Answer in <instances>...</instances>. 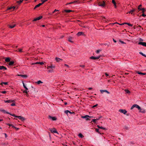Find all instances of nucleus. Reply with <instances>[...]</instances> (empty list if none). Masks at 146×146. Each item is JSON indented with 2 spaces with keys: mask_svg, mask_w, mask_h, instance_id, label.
I'll return each mask as SVG.
<instances>
[{
  "mask_svg": "<svg viewBox=\"0 0 146 146\" xmlns=\"http://www.w3.org/2000/svg\"><path fill=\"white\" fill-rule=\"evenodd\" d=\"M22 49L18 48V49L17 50H16V51L17 52H22Z\"/></svg>",
  "mask_w": 146,
  "mask_h": 146,
  "instance_id": "32",
  "label": "nucleus"
},
{
  "mask_svg": "<svg viewBox=\"0 0 146 146\" xmlns=\"http://www.w3.org/2000/svg\"><path fill=\"white\" fill-rule=\"evenodd\" d=\"M80 66L82 68H84V67H85V66H84V65L82 64V65H81Z\"/></svg>",
  "mask_w": 146,
  "mask_h": 146,
  "instance_id": "57",
  "label": "nucleus"
},
{
  "mask_svg": "<svg viewBox=\"0 0 146 146\" xmlns=\"http://www.w3.org/2000/svg\"><path fill=\"white\" fill-rule=\"evenodd\" d=\"M78 1H75L73 2H71L70 3H68V4H66V5L78 3Z\"/></svg>",
  "mask_w": 146,
  "mask_h": 146,
  "instance_id": "27",
  "label": "nucleus"
},
{
  "mask_svg": "<svg viewBox=\"0 0 146 146\" xmlns=\"http://www.w3.org/2000/svg\"><path fill=\"white\" fill-rule=\"evenodd\" d=\"M125 129H128V127L127 126H125Z\"/></svg>",
  "mask_w": 146,
  "mask_h": 146,
  "instance_id": "60",
  "label": "nucleus"
},
{
  "mask_svg": "<svg viewBox=\"0 0 146 146\" xmlns=\"http://www.w3.org/2000/svg\"><path fill=\"white\" fill-rule=\"evenodd\" d=\"M78 136L79 137L81 138H82L84 137V136L83 135L82 133H79L78 135Z\"/></svg>",
  "mask_w": 146,
  "mask_h": 146,
  "instance_id": "30",
  "label": "nucleus"
},
{
  "mask_svg": "<svg viewBox=\"0 0 146 146\" xmlns=\"http://www.w3.org/2000/svg\"><path fill=\"white\" fill-rule=\"evenodd\" d=\"M42 17V16H40L38 17H37L36 18H35L34 20H33V21H36L37 20H38L40 19H41Z\"/></svg>",
  "mask_w": 146,
  "mask_h": 146,
  "instance_id": "16",
  "label": "nucleus"
},
{
  "mask_svg": "<svg viewBox=\"0 0 146 146\" xmlns=\"http://www.w3.org/2000/svg\"><path fill=\"white\" fill-rule=\"evenodd\" d=\"M65 66H66L68 67H69V66L68 65V64H65Z\"/></svg>",
  "mask_w": 146,
  "mask_h": 146,
  "instance_id": "62",
  "label": "nucleus"
},
{
  "mask_svg": "<svg viewBox=\"0 0 146 146\" xmlns=\"http://www.w3.org/2000/svg\"><path fill=\"white\" fill-rule=\"evenodd\" d=\"M15 8V7H9L7 9V10H10L11 11H13Z\"/></svg>",
  "mask_w": 146,
  "mask_h": 146,
  "instance_id": "19",
  "label": "nucleus"
},
{
  "mask_svg": "<svg viewBox=\"0 0 146 146\" xmlns=\"http://www.w3.org/2000/svg\"><path fill=\"white\" fill-rule=\"evenodd\" d=\"M100 56H98L97 57H95L94 56H91L90 57V59L92 60H98L100 58Z\"/></svg>",
  "mask_w": 146,
  "mask_h": 146,
  "instance_id": "7",
  "label": "nucleus"
},
{
  "mask_svg": "<svg viewBox=\"0 0 146 146\" xmlns=\"http://www.w3.org/2000/svg\"><path fill=\"white\" fill-rule=\"evenodd\" d=\"M23 1V0H20L19 1H17V3L19 4H20Z\"/></svg>",
  "mask_w": 146,
  "mask_h": 146,
  "instance_id": "35",
  "label": "nucleus"
},
{
  "mask_svg": "<svg viewBox=\"0 0 146 146\" xmlns=\"http://www.w3.org/2000/svg\"><path fill=\"white\" fill-rule=\"evenodd\" d=\"M10 115L12 116H13L15 117H17L19 119L21 120L22 121H24L25 120V119L24 117L21 116H17L15 115L14 114H10Z\"/></svg>",
  "mask_w": 146,
  "mask_h": 146,
  "instance_id": "3",
  "label": "nucleus"
},
{
  "mask_svg": "<svg viewBox=\"0 0 146 146\" xmlns=\"http://www.w3.org/2000/svg\"><path fill=\"white\" fill-rule=\"evenodd\" d=\"M99 129H96V132H98V133H99Z\"/></svg>",
  "mask_w": 146,
  "mask_h": 146,
  "instance_id": "54",
  "label": "nucleus"
},
{
  "mask_svg": "<svg viewBox=\"0 0 146 146\" xmlns=\"http://www.w3.org/2000/svg\"><path fill=\"white\" fill-rule=\"evenodd\" d=\"M2 93L4 94L6 93V91H3L1 92Z\"/></svg>",
  "mask_w": 146,
  "mask_h": 146,
  "instance_id": "53",
  "label": "nucleus"
},
{
  "mask_svg": "<svg viewBox=\"0 0 146 146\" xmlns=\"http://www.w3.org/2000/svg\"><path fill=\"white\" fill-rule=\"evenodd\" d=\"M119 42L122 43V44H125V43L123 41L121 40H119Z\"/></svg>",
  "mask_w": 146,
  "mask_h": 146,
  "instance_id": "43",
  "label": "nucleus"
},
{
  "mask_svg": "<svg viewBox=\"0 0 146 146\" xmlns=\"http://www.w3.org/2000/svg\"><path fill=\"white\" fill-rule=\"evenodd\" d=\"M18 76H20L22 77L23 78H27V75H22V74H18L17 75Z\"/></svg>",
  "mask_w": 146,
  "mask_h": 146,
  "instance_id": "18",
  "label": "nucleus"
},
{
  "mask_svg": "<svg viewBox=\"0 0 146 146\" xmlns=\"http://www.w3.org/2000/svg\"><path fill=\"white\" fill-rule=\"evenodd\" d=\"M105 75L106 76H109L108 74H107V73H105Z\"/></svg>",
  "mask_w": 146,
  "mask_h": 146,
  "instance_id": "63",
  "label": "nucleus"
},
{
  "mask_svg": "<svg viewBox=\"0 0 146 146\" xmlns=\"http://www.w3.org/2000/svg\"><path fill=\"white\" fill-rule=\"evenodd\" d=\"M55 60L57 62H61L62 61V59L57 57L55 58Z\"/></svg>",
  "mask_w": 146,
  "mask_h": 146,
  "instance_id": "12",
  "label": "nucleus"
},
{
  "mask_svg": "<svg viewBox=\"0 0 146 146\" xmlns=\"http://www.w3.org/2000/svg\"><path fill=\"white\" fill-rule=\"evenodd\" d=\"M113 41L115 42H117L114 39H113Z\"/></svg>",
  "mask_w": 146,
  "mask_h": 146,
  "instance_id": "64",
  "label": "nucleus"
},
{
  "mask_svg": "<svg viewBox=\"0 0 146 146\" xmlns=\"http://www.w3.org/2000/svg\"><path fill=\"white\" fill-rule=\"evenodd\" d=\"M47 62L45 61L41 62H37L35 63H32L31 64H44V63H46Z\"/></svg>",
  "mask_w": 146,
  "mask_h": 146,
  "instance_id": "10",
  "label": "nucleus"
},
{
  "mask_svg": "<svg viewBox=\"0 0 146 146\" xmlns=\"http://www.w3.org/2000/svg\"><path fill=\"white\" fill-rule=\"evenodd\" d=\"M136 11V9H134L132 10H131L130 11L128 12L129 13H131V14H132L133 12Z\"/></svg>",
  "mask_w": 146,
  "mask_h": 146,
  "instance_id": "24",
  "label": "nucleus"
},
{
  "mask_svg": "<svg viewBox=\"0 0 146 146\" xmlns=\"http://www.w3.org/2000/svg\"><path fill=\"white\" fill-rule=\"evenodd\" d=\"M49 118L52 119L53 121H55L56 120V118L55 117H52L50 115L49 116Z\"/></svg>",
  "mask_w": 146,
  "mask_h": 146,
  "instance_id": "17",
  "label": "nucleus"
},
{
  "mask_svg": "<svg viewBox=\"0 0 146 146\" xmlns=\"http://www.w3.org/2000/svg\"><path fill=\"white\" fill-rule=\"evenodd\" d=\"M0 111H1V112H3V113H5L8 114H9L10 115V114H11L9 112L6 111L4 110H3V109H0Z\"/></svg>",
  "mask_w": 146,
  "mask_h": 146,
  "instance_id": "15",
  "label": "nucleus"
},
{
  "mask_svg": "<svg viewBox=\"0 0 146 146\" xmlns=\"http://www.w3.org/2000/svg\"><path fill=\"white\" fill-rule=\"evenodd\" d=\"M90 116L88 115H86L85 116H81V118L83 119H85L86 120L89 119V117Z\"/></svg>",
  "mask_w": 146,
  "mask_h": 146,
  "instance_id": "9",
  "label": "nucleus"
},
{
  "mask_svg": "<svg viewBox=\"0 0 146 146\" xmlns=\"http://www.w3.org/2000/svg\"><path fill=\"white\" fill-rule=\"evenodd\" d=\"M23 86L24 87V88H25V89L26 90H28V89L26 87V86H25V84H24V83H23Z\"/></svg>",
  "mask_w": 146,
  "mask_h": 146,
  "instance_id": "31",
  "label": "nucleus"
},
{
  "mask_svg": "<svg viewBox=\"0 0 146 146\" xmlns=\"http://www.w3.org/2000/svg\"><path fill=\"white\" fill-rule=\"evenodd\" d=\"M119 111L124 114H125L127 112L126 110L123 109H119Z\"/></svg>",
  "mask_w": 146,
  "mask_h": 146,
  "instance_id": "8",
  "label": "nucleus"
},
{
  "mask_svg": "<svg viewBox=\"0 0 146 146\" xmlns=\"http://www.w3.org/2000/svg\"><path fill=\"white\" fill-rule=\"evenodd\" d=\"M15 25H9V27L11 29H12V28H14V27H15Z\"/></svg>",
  "mask_w": 146,
  "mask_h": 146,
  "instance_id": "34",
  "label": "nucleus"
},
{
  "mask_svg": "<svg viewBox=\"0 0 146 146\" xmlns=\"http://www.w3.org/2000/svg\"><path fill=\"white\" fill-rule=\"evenodd\" d=\"M27 90H25L24 91V92L25 93H28V92H29V91H28Z\"/></svg>",
  "mask_w": 146,
  "mask_h": 146,
  "instance_id": "44",
  "label": "nucleus"
},
{
  "mask_svg": "<svg viewBox=\"0 0 146 146\" xmlns=\"http://www.w3.org/2000/svg\"><path fill=\"white\" fill-rule=\"evenodd\" d=\"M5 61L7 62H9L8 64H14L16 63L15 60H13L10 58H7L5 59Z\"/></svg>",
  "mask_w": 146,
  "mask_h": 146,
  "instance_id": "2",
  "label": "nucleus"
},
{
  "mask_svg": "<svg viewBox=\"0 0 146 146\" xmlns=\"http://www.w3.org/2000/svg\"><path fill=\"white\" fill-rule=\"evenodd\" d=\"M100 91L102 94L104 92H106L108 94H110V92L106 90H100Z\"/></svg>",
  "mask_w": 146,
  "mask_h": 146,
  "instance_id": "13",
  "label": "nucleus"
},
{
  "mask_svg": "<svg viewBox=\"0 0 146 146\" xmlns=\"http://www.w3.org/2000/svg\"><path fill=\"white\" fill-rule=\"evenodd\" d=\"M4 134L5 135V137L6 138L7 137V134L5 133H4Z\"/></svg>",
  "mask_w": 146,
  "mask_h": 146,
  "instance_id": "58",
  "label": "nucleus"
},
{
  "mask_svg": "<svg viewBox=\"0 0 146 146\" xmlns=\"http://www.w3.org/2000/svg\"><path fill=\"white\" fill-rule=\"evenodd\" d=\"M98 4L99 6H101L103 7L105 5V2L104 1L102 2H99L98 3Z\"/></svg>",
  "mask_w": 146,
  "mask_h": 146,
  "instance_id": "4",
  "label": "nucleus"
},
{
  "mask_svg": "<svg viewBox=\"0 0 146 146\" xmlns=\"http://www.w3.org/2000/svg\"><path fill=\"white\" fill-rule=\"evenodd\" d=\"M137 73H138V74H142L143 75H146V73H142L141 72H139V71H137Z\"/></svg>",
  "mask_w": 146,
  "mask_h": 146,
  "instance_id": "26",
  "label": "nucleus"
},
{
  "mask_svg": "<svg viewBox=\"0 0 146 146\" xmlns=\"http://www.w3.org/2000/svg\"><path fill=\"white\" fill-rule=\"evenodd\" d=\"M13 102V101L11 100H5V102L7 103H11Z\"/></svg>",
  "mask_w": 146,
  "mask_h": 146,
  "instance_id": "25",
  "label": "nucleus"
},
{
  "mask_svg": "<svg viewBox=\"0 0 146 146\" xmlns=\"http://www.w3.org/2000/svg\"><path fill=\"white\" fill-rule=\"evenodd\" d=\"M7 69L5 67L3 66H0V70H3L4 71L5 70Z\"/></svg>",
  "mask_w": 146,
  "mask_h": 146,
  "instance_id": "20",
  "label": "nucleus"
},
{
  "mask_svg": "<svg viewBox=\"0 0 146 146\" xmlns=\"http://www.w3.org/2000/svg\"><path fill=\"white\" fill-rule=\"evenodd\" d=\"M69 112V111L68 110H66V111H65V113H68V112Z\"/></svg>",
  "mask_w": 146,
  "mask_h": 146,
  "instance_id": "48",
  "label": "nucleus"
},
{
  "mask_svg": "<svg viewBox=\"0 0 146 146\" xmlns=\"http://www.w3.org/2000/svg\"><path fill=\"white\" fill-rule=\"evenodd\" d=\"M101 51V50H97L96 51V52L97 53H98L100 52V51Z\"/></svg>",
  "mask_w": 146,
  "mask_h": 146,
  "instance_id": "42",
  "label": "nucleus"
},
{
  "mask_svg": "<svg viewBox=\"0 0 146 146\" xmlns=\"http://www.w3.org/2000/svg\"><path fill=\"white\" fill-rule=\"evenodd\" d=\"M98 105V104H96V105H94L93 106L92 108H94L95 107H96Z\"/></svg>",
  "mask_w": 146,
  "mask_h": 146,
  "instance_id": "52",
  "label": "nucleus"
},
{
  "mask_svg": "<svg viewBox=\"0 0 146 146\" xmlns=\"http://www.w3.org/2000/svg\"><path fill=\"white\" fill-rule=\"evenodd\" d=\"M134 108H137L138 110L140 109V107L139 105L137 104H134L131 106V109L132 110Z\"/></svg>",
  "mask_w": 146,
  "mask_h": 146,
  "instance_id": "6",
  "label": "nucleus"
},
{
  "mask_svg": "<svg viewBox=\"0 0 146 146\" xmlns=\"http://www.w3.org/2000/svg\"><path fill=\"white\" fill-rule=\"evenodd\" d=\"M125 91L126 93L127 94H129L130 93V92L128 90H125Z\"/></svg>",
  "mask_w": 146,
  "mask_h": 146,
  "instance_id": "37",
  "label": "nucleus"
},
{
  "mask_svg": "<svg viewBox=\"0 0 146 146\" xmlns=\"http://www.w3.org/2000/svg\"><path fill=\"white\" fill-rule=\"evenodd\" d=\"M139 53L141 54V55H142L143 56H146V55L144 54H143L142 52H139Z\"/></svg>",
  "mask_w": 146,
  "mask_h": 146,
  "instance_id": "36",
  "label": "nucleus"
},
{
  "mask_svg": "<svg viewBox=\"0 0 146 146\" xmlns=\"http://www.w3.org/2000/svg\"><path fill=\"white\" fill-rule=\"evenodd\" d=\"M141 6L142 5H139L138 8V9L139 11H142V13H144L146 11V9L144 8H140V7H141Z\"/></svg>",
  "mask_w": 146,
  "mask_h": 146,
  "instance_id": "5",
  "label": "nucleus"
},
{
  "mask_svg": "<svg viewBox=\"0 0 146 146\" xmlns=\"http://www.w3.org/2000/svg\"><path fill=\"white\" fill-rule=\"evenodd\" d=\"M83 34H84L82 32H79L77 33V35L78 36H80V35H82Z\"/></svg>",
  "mask_w": 146,
  "mask_h": 146,
  "instance_id": "29",
  "label": "nucleus"
},
{
  "mask_svg": "<svg viewBox=\"0 0 146 146\" xmlns=\"http://www.w3.org/2000/svg\"><path fill=\"white\" fill-rule=\"evenodd\" d=\"M42 4V3H40L36 5L35 7H34V9H35L37 7H39L40 6H41V5Z\"/></svg>",
  "mask_w": 146,
  "mask_h": 146,
  "instance_id": "21",
  "label": "nucleus"
},
{
  "mask_svg": "<svg viewBox=\"0 0 146 146\" xmlns=\"http://www.w3.org/2000/svg\"><path fill=\"white\" fill-rule=\"evenodd\" d=\"M14 128H15V129L17 130H18L19 129V128H17V127H15Z\"/></svg>",
  "mask_w": 146,
  "mask_h": 146,
  "instance_id": "59",
  "label": "nucleus"
},
{
  "mask_svg": "<svg viewBox=\"0 0 146 146\" xmlns=\"http://www.w3.org/2000/svg\"><path fill=\"white\" fill-rule=\"evenodd\" d=\"M141 16H142L143 17H145V16H146V15H145L144 13H143V14Z\"/></svg>",
  "mask_w": 146,
  "mask_h": 146,
  "instance_id": "50",
  "label": "nucleus"
},
{
  "mask_svg": "<svg viewBox=\"0 0 146 146\" xmlns=\"http://www.w3.org/2000/svg\"><path fill=\"white\" fill-rule=\"evenodd\" d=\"M41 1L42 2V4L44 3L45 2L47 1V0H41Z\"/></svg>",
  "mask_w": 146,
  "mask_h": 146,
  "instance_id": "39",
  "label": "nucleus"
},
{
  "mask_svg": "<svg viewBox=\"0 0 146 146\" xmlns=\"http://www.w3.org/2000/svg\"><path fill=\"white\" fill-rule=\"evenodd\" d=\"M127 25L130 26H132V25H131V24L129 23H128V24H127Z\"/></svg>",
  "mask_w": 146,
  "mask_h": 146,
  "instance_id": "55",
  "label": "nucleus"
},
{
  "mask_svg": "<svg viewBox=\"0 0 146 146\" xmlns=\"http://www.w3.org/2000/svg\"><path fill=\"white\" fill-rule=\"evenodd\" d=\"M139 110V111L142 113H145V110L144 109H141L140 108V109Z\"/></svg>",
  "mask_w": 146,
  "mask_h": 146,
  "instance_id": "23",
  "label": "nucleus"
},
{
  "mask_svg": "<svg viewBox=\"0 0 146 146\" xmlns=\"http://www.w3.org/2000/svg\"><path fill=\"white\" fill-rule=\"evenodd\" d=\"M113 4L114 5L115 7L116 8V3L115 2L114 3H113Z\"/></svg>",
  "mask_w": 146,
  "mask_h": 146,
  "instance_id": "49",
  "label": "nucleus"
},
{
  "mask_svg": "<svg viewBox=\"0 0 146 146\" xmlns=\"http://www.w3.org/2000/svg\"><path fill=\"white\" fill-rule=\"evenodd\" d=\"M11 106H15V104L14 103H13L11 104Z\"/></svg>",
  "mask_w": 146,
  "mask_h": 146,
  "instance_id": "51",
  "label": "nucleus"
},
{
  "mask_svg": "<svg viewBox=\"0 0 146 146\" xmlns=\"http://www.w3.org/2000/svg\"><path fill=\"white\" fill-rule=\"evenodd\" d=\"M73 38L71 37H69L68 38V41L71 43H73V41L72 40Z\"/></svg>",
  "mask_w": 146,
  "mask_h": 146,
  "instance_id": "22",
  "label": "nucleus"
},
{
  "mask_svg": "<svg viewBox=\"0 0 146 146\" xmlns=\"http://www.w3.org/2000/svg\"><path fill=\"white\" fill-rule=\"evenodd\" d=\"M138 44L142 45L143 46L146 47V42H140L138 43Z\"/></svg>",
  "mask_w": 146,
  "mask_h": 146,
  "instance_id": "11",
  "label": "nucleus"
},
{
  "mask_svg": "<svg viewBox=\"0 0 146 146\" xmlns=\"http://www.w3.org/2000/svg\"><path fill=\"white\" fill-rule=\"evenodd\" d=\"M96 121H97V120H96V119H92V121L95 123H96Z\"/></svg>",
  "mask_w": 146,
  "mask_h": 146,
  "instance_id": "40",
  "label": "nucleus"
},
{
  "mask_svg": "<svg viewBox=\"0 0 146 146\" xmlns=\"http://www.w3.org/2000/svg\"><path fill=\"white\" fill-rule=\"evenodd\" d=\"M50 130L52 133H58L57 132V131L56 130L54 129H50Z\"/></svg>",
  "mask_w": 146,
  "mask_h": 146,
  "instance_id": "14",
  "label": "nucleus"
},
{
  "mask_svg": "<svg viewBox=\"0 0 146 146\" xmlns=\"http://www.w3.org/2000/svg\"><path fill=\"white\" fill-rule=\"evenodd\" d=\"M57 11H59L58 10H56V9H55L54 10V11L52 13H53Z\"/></svg>",
  "mask_w": 146,
  "mask_h": 146,
  "instance_id": "45",
  "label": "nucleus"
},
{
  "mask_svg": "<svg viewBox=\"0 0 146 146\" xmlns=\"http://www.w3.org/2000/svg\"><path fill=\"white\" fill-rule=\"evenodd\" d=\"M102 117V116H100L98 118H97L96 119V120H99Z\"/></svg>",
  "mask_w": 146,
  "mask_h": 146,
  "instance_id": "38",
  "label": "nucleus"
},
{
  "mask_svg": "<svg viewBox=\"0 0 146 146\" xmlns=\"http://www.w3.org/2000/svg\"><path fill=\"white\" fill-rule=\"evenodd\" d=\"M8 144V143H3L2 144L3 145H7Z\"/></svg>",
  "mask_w": 146,
  "mask_h": 146,
  "instance_id": "56",
  "label": "nucleus"
},
{
  "mask_svg": "<svg viewBox=\"0 0 146 146\" xmlns=\"http://www.w3.org/2000/svg\"><path fill=\"white\" fill-rule=\"evenodd\" d=\"M1 84H4L5 85L7 84L8 83L7 82H3Z\"/></svg>",
  "mask_w": 146,
  "mask_h": 146,
  "instance_id": "41",
  "label": "nucleus"
},
{
  "mask_svg": "<svg viewBox=\"0 0 146 146\" xmlns=\"http://www.w3.org/2000/svg\"><path fill=\"white\" fill-rule=\"evenodd\" d=\"M72 11L71 10H64V11H63V13H64V12H65L66 13H69L70 12H71Z\"/></svg>",
  "mask_w": 146,
  "mask_h": 146,
  "instance_id": "28",
  "label": "nucleus"
},
{
  "mask_svg": "<svg viewBox=\"0 0 146 146\" xmlns=\"http://www.w3.org/2000/svg\"><path fill=\"white\" fill-rule=\"evenodd\" d=\"M36 83L38 84H40L42 83L43 82L40 80H38L36 82Z\"/></svg>",
  "mask_w": 146,
  "mask_h": 146,
  "instance_id": "33",
  "label": "nucleus"
},
{
  "mask_svg": "<svg viewBox=\"0 0 146 146\" xmlns=\"http://www.w3.org/2000/svg\"><path fill=\"white\" fill-rule=\"evenodd\" d=\"M6 125H9L10 127H11V125H12V124H9V123H7Z\"/></svg>",
  "mask_w": 146,
  "mask_h": 146,
  "instance_id": "46",
  "label": "nucleus"
},
{
  "mask_svg": "<svg viewBox=\"0 0 146 146\" xmlns=\"http://www.w3.org/2000/svg\"><path fill=\"white\" fill-rule=\"evenodd\" d=\"M100 129H105V128H104L100 126Z\"/></svg>",
  "mask_w": 146,
  "mask_h": 146,
  "instance_id": "47",
  "label": "nucleus"
},
{
  "mask_svg": "<svg viewBox=\"0 0 146 146\" xmlns=\"http://www.w3.org/2000/svg\"><path fill=\"white\" fill-rule=\"evenodd\" d=\"M112 2L113 3H115V0H112Z\"/></svg>",
  "mask_w": 146,
  "mask_h": 146,
  "instance_id": "61",
  "label": "nucleus"
},
{
  "mask_svg": "<svg viewBox=\"0 0 146 146\" xmlns=\"http://www.w3.org/2000/svg\"><path fill=\"white\" fill-rule=\"evenodd\" d=\"M47 66L48 69L47 71L49 72H52L53 69L55 68L54 64H47Z\"/></svg>",
  "mask_w": 146,
  "mask_h": 146,
  "instance_id": "1",
  "label": "nucleus"
}]
</instances>
